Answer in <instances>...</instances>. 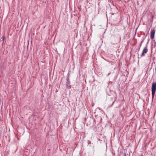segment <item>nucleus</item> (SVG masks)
Wrapping results in <instances>:
<instances>
[{"label": "nucleus", "mask_w": 156, "mask_h": 156, "mask_svg": "<svg viewBox=\"0 0 156 156\" xmlns=\"http://www.w3.org/2000/svg\"><path fill=\"white\" fill-rule=\"evenodd\" d=\"M156 90V83H153L152 85L151 91L152 97H154Z\"/></svg>", "instance_id": "1"}, {"label": "nucleus", "mask_w": 156, "mask_h": 156, "mask_svg": "<svg viewBox=\"0 0 156 156\" xmlns=\"http://www.w3.org/2000/svg\"><path fill=\"white\" fill-rule=\"evenodd\" d=\"M155 33V30L154 29L151 30V32L150 34V37L152 39H153L154 38V34Z\"/></svg>", "instance_id": "2"}, {"label": "nucleus", "mask_w": 156, "mask_h": 156, "mask_svg": "<svg viewBox=\"0 0 156 156\" xmlns=\"http://www.w3.org/2000/svg\"><path fill=\"white\" fill-rule=\"evenodd\" d=\"M147 51H148V50H147V48L146 47H145L144 48V49H143V51H142V55H141V56H143L147 52Z\"/></svg>", "instance_id": "3"}, {"label": "nucleus", "mask_w": 156, "mask_h": 156, "mask_svg": "<svg viewBox=\"0 0 156 156\" xmlns=\"http://www.w3.org/2000/svg\"><path fill=\"white\" fill-rule=\"evenodd\" d=\"M3 40L4 41L5 39V36H3L2 37Z\"/></svg>", "instance_id": "4"}]
</instances>
